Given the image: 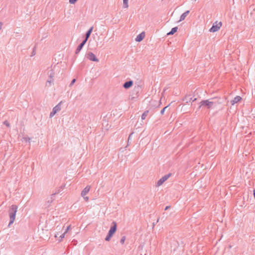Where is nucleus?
<instances>
[{
    "label": "nucleus",
    "mask_w": 255,
    "mask_h": 255,
    "mask_svg": "<svg viewBox=\"0 0 255 255\" xmlns=\"http://www.w3.org/2000/svg\"><path fill=\"white\" fill-rule=\"evenodd\" d=\"M171 174L165 175L162 178H161L157 182V186H159L161 185L170 176Z\"/></svg>",
    "instance_id": "obj_6"
},
{
    "label": "nucleus",
    "mask_w": 255,
    "mask_h": 255,
    "mask_svg": "<svg viewBox=\"0 0 255 255\" xmlns=\"http://www.w3.org/2000/svg\"><path fill=\"white\" fill-rule=\"evenodd\" d=\"M169 106V105L167 106H166V107H165L163 109H162L161 110V111H160V114L161 115H163V114H164V113L165 112V109H167Z\"/></svg>",
    "instance_id": "obj_23"
},
{
    "label": "nucleus",
    "mask_w": 255,
    "mask_h": 255,
    "mask_svg": "<svg viewBox=\"0 0 255 255\" xmlns=\"http://www.w3.org/2000/svg\"><path fill=\"white\" fill-rule=\"evenodd\" d=\"M177 29L178 27L177 26L172 28L171 31L167 33V35H173L177 31Z\"/></svg>",
    "instance_id": "obj_17"
},
{
    "label": "nucleus",
    "mask_w": 255,
    "mask_h": 255,
    "mask_svg": "<svg viewBox=\"0 0 255 255\" xmlns=\"http://www.w3.org/2000/svg\"><path fill=\"white\" fill-rule=\"evenodd\" d=\"M53 81H54L53 79L48 78V79L47 80L46 83V86H51V84L53 83Z\"/></svg>",
    "instance_id": "obj_20"
},
{
    "label": "nucleus",
    "mask_w": 255,
    "mask_h": 255,
    "mask_svg": "<svg viewBox=\"0 0 255 255\" xmlns=\"http://www.w3.org/2000/svg\"><path fill=\"white\" fill-rule=\"evenodd\" d=\"M65 234V232H64L63 234H61L60 236V238L61 239L60 240H62L64 237Z\"/></svg>",
    "instance_id": "obj_31"
},
{
    "label": "nucleus",
    "mask_w": 255,
    "mask_h": 255,
    "mask_svg": "<svg viewBox=\"0 0 255 255\" xmlns=\"http://www.w3.org/2000/svg\"><path fill=\"white\" fill-rule=\"evenodd\" d=\"M87 57L91 61L94 62H99V59L96 57L95 55L92 52H89L87 55Z\"/></svg>",
    "instance_id": "obj_7"
},
{
    "label": "nucleus",
    "mask_w": 255,
    "mask_h": 255,
    "mask_svg": "<svg viewBox=\"0 0 255 255\" xmlns=\"http://www.w3.org/2000/svg\"><path fill=\"white\" fill-rule=\"evenodd\" d=\"M189 10H187L185 12H184L182 15L180 16V19L178 21L179 22L185 19V17L187 16V15L189 13Z\"/></svg>",
    "instance_id": "obj_14"
},
{
    "label": "nucleus",
    "mask_w": 255,
    "mask_h": 255,
    "mask_svg": "<svg viewBox=\"0 0 255 255\" xmlns=\"http://www.w3.org/2000/svg\"><path fill=\"white\" fill-rule=\"evenodd\" d=\"M88 38L85 37V39L83 40V41L81 42L82 44H83L84 45L86 44L88 40Z\"/></svg>",
    "instance_id": "obj_24"
},
{
    "label": "nucleus",
    "mask_w": 255,
    "mask_h": 255,
    "mask_svg": "<svg viewBox=\"0 0 255 255\" xmlns=\"http://www.w3.org/2000/svg\"><path fill=\"white\" fill-rule=\"evenodd\" d=\"M128 0H123V7L124 8H128Z\"/></svg>",
    "instance_id": "obj_21"
},
{
    "label": "nucleus",
    "mask_w": 255,
    "mask_h": 255,
    "mask_svg": "<svg viewBox=\"0 0 255 255\" xmlns=\"http://www.w3.org/2000/svg\"><path fill=\"white\" fill-rule=\"evenodd\" d=\"M133 134V132H132L131 133H130V134L128 136V143H129V140H131V136H132V135Z\"/></svg>",
    "instance_id": "obj_25"
},
{
    "label": "nucleus",
    "mask_w": 255,
    "mask_h": 255,
    "mask_svg": "<svg viewBox=\"0 0 255 255\" xmlns=\"http://www.w3.org/2000/svg\"><path fill=\"white\" fill-rule=\"evenodd\" d=\"M170 206H166V207L165 208L164 210H168V209H169V208H170Z\"/></svg>",
    "instance_id": "obj_34"
},
{
    "label": "nucleus",
    "mask_w": 255,
    "mask_h": 255,
    "mask_svg": "<svg viewBox=\"0 0 255 255\" xmlns=\"http://www.w3.org/2000/svg\"><path fill=\"white\" fill-rule=\"evenodd\" d=\"M35 48H36L35 47H34L33 48V51H32V52L31 53V56H33L35 55Z\"/></svg>",
    "instance_id": "obj_30"
},
{
    "label": "nucleus",
    "mask_w": 255,
    "mask_h": 255,
    "mask_svg": "<svg viewBox=\"0 0 255 255\" xmlns=\"http://www.w3.org/2000/svg\"><path fill=\"white\" fill-rule=\"evenodd\" d=\"M75 82H76V79H73L72 80V81L71 82V83L70 84L69 86L71 87L75 83Z\"/></svg>",
    "instance_id": "obj_26"
},
{
    "label": "nucleus",
    "mask_w": 255,
    "mask_h": 255,
    "mask_svg": "<svg viewBox=\"0 0 255 255\" xmlns=\"http://www.w3.org/2000/svg\"><path fill=\"white\" fill-rule=\"evenodd\" d=\"M83 198L86 201H88L89 200V197L88 196H85Z\"/></svg>",
    "instance_id": "obj_32"
},
{
    "label": "nucleus",
    "mask_w": 255,
    "mask_h": 255,
    "mask_svg": "<svg viewBox=\"0 0 255 255\" xmlns=\"http://www.w3.org/2000/svg\"><path fill=\"white\" fill-rule=\"evenodd\" d=\"M84 46V45L81 43L77 47V48L76 50V51H75V54H78L80 52V51L81 50V49H82V48Z\"/></svg>",
    "instance_id": "obj_16"
},
{
    "label": "nucleus",
    "mask_w": 255,
    "mask_h": 255,
    "mask_svg": "<svg viewBox=\"0 0 255 255\" xmlns=\"http://www.w3.org/2000/svg\"><path fill=\"white\" fill-rule=\"evenodd\" d=\"M90 189V186H87L82 191L81 196L83 197H84L89 192Z\"/></svg>",
    "instance_id": "obj_11"
},
{
    "label": "nucleus",
    "mask_w": 255,
    "mask_h": 255,
    "mask_svg": "<svg viewBox=\"0 0 255 255\" xmlns=\"http://www.w3.org/2000/svg\"><path fill=\"white\" fill-rule=\"evenodd\" d=\"M55 195V193L52 194L50 197H48L47 199L46 202L48 203L47 205H46V207H49L50 203H51L53 200H54V196Z\"/></svg>",
    "instance_id": "obj_12"
},
{
    "label": "nucleus",
    "mask_w": 255,
    "mask_h": 255,
    "mask_svg": "<svg viewBox=\"0 0 255 255\" xmlns=\"http://www.w3.org/2000/svg\"><path fill=\"white\" fill-rule=\"evenodd\" d=\"M58 235V234H57V235H55V237H56V238H57Z\"/></svg>",
    "instance_id": "obj_36"
},
{
    "label": "nucleus",
    "mask_w": 255,
    "mask_h": 255,
    "mask_svg": "<svg viewBox=\"0 0 255 255\" xmlns=\"http://www.w3.org/2000/svg\"><path fill=\"white\" fill-rule=\"evenodd\" d=\"M133 85V81L132 80H129L127 82H126L124 85L123 87L126 89H128L131 87Z\"/></svg>",
    "instance_id": "obj_9"
},
{
    "label": "nucleus",
    "mask_w": 255,
    "mask_h": 255,
    "mask_svg": "<svg viewBox=\"0 0 255 255\" xmlns=\"http://www.w3.org/2000/svg\"><path fill=\"white\" fill-rule=\"evenodd\" d=\"M126 240V236H123L121 239L120 243L122 244H124Z\"/></svg>",
    "instance_id": "obj_22"
},
{
    "label": "nucleus",
    "mask_w": 255,
    "mask_h": 255,
    "mask_svg": "<svg viewBox=\"0 0 255 255\" xmlns=\"http://www.w3.org/2000/svg\"><path fill=\"white\" fill-rule=\"evenodd\" d=\"M47 75H48L49 78L53 79V77L54 76V72L52 69H51L48 72Z\"/></svg>",
    "instance_id": "obj_18"
},
{
    "label": "nucleus",
    "mask_w": 255,
    "mask_h": 255,
    "mask_svg": "<svg viewBox=\"0 0 255 255\" xmlns=\"http://www.w3.org/2000/svg\"><path fill=\"white\" fill-rule=\"evenodd\" d=\"M77 0H69V3L71 4H74Z\"/></svg>",
    "instance_id": "obj_29"
},
{
    "label": "nucleus",
    "mask_w": 255,
    "mask_h": 255,
    "mask_svg": "<svg viewBox=\"0 0 255 255\" xmlns=\"http://www.w3.org/2000/svg\"><path fill=\"white\" fill-rule=\"evenodd\" d=\"M214 105V102L213 101H210L209 100H202L200 102V105L198 109H200L202 108H206L208 109H210L212 108Z\"/></svg>",
    "instance_id": "obj_2"
},
{
    "label": "nucleus",
    "mask_w": 255,
    "mask_h": 255,
    "mask_svg": "<svg viewBox=\"0 0 255 255\" xmlns=\"http://www.w3.org/2000/svg\"><path fill=\"white\" fill-rule=\"evenodd\" d=\"M196 99V98L191 97L190 95H188L185 96L183 100L186 101V103H188V102H194Z\"/></svg>",
    "instance_id": "obj_8"
},
{
    "label": "nucleus",
    "mask_w": 255,
    "mask_h": 255,
    "mask_svg": "<svg viewBox=\"0 0 255 255\" xmlns=\"http://www.w3.org/2000/svg\"><path fill=\"white\" fill-rule=\"evenodd\" d=\"M148 113H149V111L148 110H146L144 112V113L141 115L142 120L145 119V118H146V117L147 116V115L148 114Z\"/></svg>",
    "instance_id": "obj_19"
},
{
    "label": "nucleus",
    "mask_w": 255,
    "mask_h": 255,
    "mask_svg": "<svg viewBox=\"0 0 255 255\" xmlns=\"http://www.w3.org/2000/svg\"><path fill=\"white\" fill-rule=\"evenodd\" d=\"M17 208L18 207L16 205H12L9 208L8 210V214L9 216V223L8 226L13 223L15 219V215L17 211Z\"/></svg>",
    "instance_id": "obj_1"
},
{
    "label": "nucleus",
    "mask_w": 255,
    "mask_h": 255,
    "mask_svg": "<svg viewBox=\"0 0 255 255\" xmlns=\"http://www.w3.org/2000/svg\"><path fill=\"white\" fill-rule=\"evenodd\" d=\"M137 88L138 89H140L139 86H138L137 87Z\"/></svg>",
    "instance_id": "obj_35"
},
{
    "label": "nucleus",
    "mask_w": 255,
    "mask_h": 255,
    "mask_svg": "<svg viewBox=\"0 0 255 255\" xmlns=\"http://www.w3.org/2000/svg\"><path fill=\"white\" fill-rule=\"evenodd\" d=\"M145 37V33L144 32H142L139 34L135 38V41L137 42H140L142 41Z\"/></svg>",
    "instance_id": "obj_10"
},
{
    "label": "nucleus",
    "mask_w": 255,
    "mask_h": 255,
    "mask_svg": "<svg viewBox=\"0 0 255 255\" xmlns=\"http://www.w3.org/2000/svg\"><path fill=\"white\" fill-rule=\"evenodd\" d=\"M24 140H25L26 142H30V138L29 137H24L23 138Z\"/></svg>",
    "instance_id": "obj_27"
},
{
    "label": "nucleus",
    "mask_w": 255,
    "mask_h": 255,
    "mask_svg": "<svg viewBox=\"0 0 255 255\" xmlns=\"http://www.w3.org/2000/svg\"><path fill=\"white\" fill-rule=\"evenodd\" d=\"M70 228V226H68L67 227L66 229L65 230V233H66V232H68V231L69 230V229Z\"/></svg>",
    "instance_id": "obj_33"
},
{
    "label": "nucleus",
    "mask_w": 255,
    "mask_h": 255,
    "mask_svg": "<svg viewBox=\"0 0 255 255\" xmlns=\"http://www.w3.org/2000/svg\"><path fill=\"white\" fill-rule=\"evenodd\" d=\"M221 26V22H220L218 23H217V22H216L213 24L212 26L210 28V29H209V31L211 32H216L220 29Z\"/></svg>",
    "instance_id": "obj_5"
},
{
    "label": "nucleus",
    "mask_w": 255,
    "mask_h": 255,
    "mask_svg": "<svg viewBox=\"0 0 255 255\" xmlns=\"http://www.w3.org/2000/svg\"><path fill=\"white\" fill-rule=\"evenodd\" d=\"M113 226L111 227L110 230L109 231V232L108 233V235L107 237L105 238V240L106 241H109L113 236V235L114 234V233L117 231V223L116 222H112Z\"/></svg>",
    "instance_id": "obj_3"
},
{
    "label": "nucleus",
    "mask_w": 255,
    "mask_h": 255,
    "mask_svg": "<svg viewBox=\"0 0 255 255\" xmlns=\"http://www.w3.org/2000/svg\"><path fill=\"white\" fill-rule=\"evenodd\" d=\"M3 124H4V125H5V126H6L8 127H9L10 126V125H9V123L7 121H5L3 122Z\"/></svg>",
    "instance_id": "obj_28"
},
{
    "label": "nucleus",
    "mask_w": 255,
    "mask_h": 255,
    "mask_svg": "<svg viewBox=\"0 0 255 255\" xmlns=\"http://www.w3.org/2000/svg\"><path fill=\"white\" fill-rule=\"evenodd\" d=\"M62 101L60 102L58 104H57L55 107H54L52 111L50 114V117L51 118L53 117L58 111H60L61 109V104L62 103Z\"/></svg>",
    "instance_id": "obj_4"
},
{
    "label": "nucleus",
    "mask_w": 255,
    "mask_h": 255,
    "mask_svg": "<svg viewBox=\"0 0 255 255\" xmlns=\"http://www.w3.org/2000/svg\"><path fill=\"white\" fill-rule=\"evenodd\" d=\"M93 30V26H92L86 32L85 34V37L89 38L91 35V34Z\"/></svg>",
    "instance_id": "obj_15"
},
{
    "label": "nucleus",
    "mask_w": 255,
    "mask_h": 255,
    "mask_svg": "<svg viewBox=\"0 0 255 255\" xmlns=\"http://www.w3.org/2000/svg\"><path fill=\"white\" fill-rule=\"evenodd\" d=\"M241 99H242V98L240 96H237L236 97H235L234 98V99L233 100H232L231 101V103L232 105H234L235 104L240 102L241 100Z\"/></svg>",
    "instance_id": "obj_13"
}]
</instances>
